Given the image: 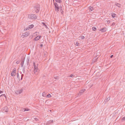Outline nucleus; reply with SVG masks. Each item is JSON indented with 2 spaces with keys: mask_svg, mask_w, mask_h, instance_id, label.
Wrapping results in <instances>:
<instances>
[{
  "mask_svg": "<svg viewBox=\"0 0 125 125\" xmlns=\"http://www.w3.org/2000/svg\"><path fill=\"white\" fill-rule=\"evenodd\" d=\"M38 65L37 64V66L35 65V63L34 62H33V66H34V74L37 75L38 74L39 70L38 69Z\"/></svg>",
  "mask_w": 125,
  "mask_h": 125,
  "instance_id": "1",
  "label": "nucleus"
},
{
  "mask_svg": "<svg viewBox=\"0 0 125 125\" xmlns=\"http://www.w3.org/2000/svg\"><path fill=\"white\" fill-rule=\"evenodd\" d=\"M54 4L55 6V11H59L60 8L58 6V5L56 2H54Z\"/></svg>",
  "mask_w": 125,
  "mask_h": 125,
  "instance_id": "2",
  "label": "nucleus"
},
{
  "mask_svg": "<svg viewBox=\"0 0 125 125\" xmlns=\"http://www.w3.org/2000/svg\"><path fill=\"white\" fill-rule=\"evenodd\" d=\"M29 17L30 18L32 19H37V16L35 14H32L31 15H29Z\"/></svg>",
  "mask_w": 125,
  "mask_h": 125,
  "instance_id": "3",
  "label": "nucleus"
},
{
  "mask_svg": "<svg viewBox=\"0 0 125 125\" xmlns=\"http://www.w3.org/2000/svg\"><path fill=\"white\" fill-rule=\"evenodd\" d=\"M16 69L15 68H14L12 71L11 73V75L12 76H14L15 75V74H16Z\"/></svg>",
  "mask_w": 125,
  "mask_h": 125,
  "instance_id": "4",
  "label": "nucleus"
},
{
  "mask_svg": "<svg viewBox=\"0 0 125 125\" xmlns=\"http://www.w3.org/2000/svg\"><path fill=\"white\" fill-rule=\"evenodd\" d=\"M2 110L6 112H8L9 111V109L8 107L7 106H5L2 109Z\"/></svg>",
  "mask_w": 125,
  "mask_h": 125,
  "instance_id": "5",
  "label": "nucleus"
},
{
  "mask_svg": "<svg viewBox=\"0 0 125 125\" xmlns=\"http://www.w3.org/2000/svg\"><path fill=\"white\" fill-rule=\"evenodd\" d=\"M23 90V89H22L21 90H16L15 91V93L17 94H20L22 92Z\"/></svg>",
  "mask_w": 125,
  "mask_h": 125,
  "instance_id": "6",
  "label": "nucleus"
},
{
  "mask_svg": "<svg viewBox=\"0 0 125 125\" xmlns=\"http://www.w3.org/2000/svg\"><path fill=\"white\" fill-rule=\"evenodd\" d=\"M30 33L29 32H26L22 34V35L24 36L23 37H26L29 35Z\"/></svg>",
  "mask_w": 125,
  "mask_h": 125,
  "instance_id": "7",
  "label": "nucleus"
},
{
  "mask_svg": "<svg viewBox=\"0 0 125 125\" xmlns=\"http://www.w3.org/2000/svg\"><path fill=\"white\" fill-rule=\"evenodd\" d=\"M24 59L23 58H21V65L22 67H23L24 63Z\"/></svg>",
  "mask_w": 125,
  "mask_h": 125,
  "instance_id": "8",
  "label": "nucleus"
},
{
  "mask_svg": "<svg viewBox=\"0 0 125 125\" xmlns=\"http://www.w3.org/2000/svg\"><path fill=\"white\" fill-rule=\"evenodd\" d=\"M101 31L103 32H105L106 31V28H103L100 30Z\"/></svg>",
  "mask_w": 125,
  "mask_h": 125,
  "instance_id": "9",
  "label": "nucleus"
},
{
  "mask_svg": "<svg viewBox=\"0 0 125 125\" xmlns=\"http://www.w3.org/2000/svg\"><path fill=\"white\" fill-rule=\"evenodd\" d=\"M39 39V36H38L35 37L33 40V41H37Z\"/></svg>",
  "mask_w": 125,
  "mask_h": 125,
  "instance_id": "10",
  "label": "nucleus"
},
{
  "mask_svg": "<svg viewBox=\"0 0 125 125\" xmlns=\"http://www.w3.org/2000/svg\"><path fill=\"white\" fill-rule=\"evenodd\" d=\"M85 91V89H82V90H81L80 91V94H83L84 91Z\"/></svg>",
  "mask_w": 125,
  "mask_h": 125,
  "instance_id": "11",
  "label": "nucleus"
},
{
  "mask_svg": "<svg viewBox=\"0 0 125 125\" xmlns=\"http://www.w3.org/2000/svg\"><path fill=\"white\" fill-rule=\"evenodd\" d=\"M89 11H92L94 9L92 7L90 6L89 7Z\"/></svg>",
  "mask_w": 125,
  "mask_h": 125,
  "instance_id": "12",
  "label": "nucleus"
},
{
  "mask_svg": "<svg viewBox=\"0 0 125 125\" xmlns=\"http://www.w3.org/2000/svg\"><path fill=\"white\" fill-rule=\"evenodd\" d=\"M110 97H109L108 98H106L104 100L105 102H106L108 101L109 100H110Z\"/></svg>",
  "mask_w": 125,
  "mask_h": 125,
  "instance_id": "13",
  "label": "nucleus"
},
{
  "mask_svg": "<svg viewBox=\"0 0 125 125\" xmlns=\"http://www.w3.org/2000/svg\"><path fill=\"white\" fill-rule=\"evenodd\" d=\"M116 15L114 13H113L112 14V16L114 18L115 17Z\"/></svg>",
  "mask_w": 125,
  "mask_h": 125,
  "instance_id": "14",
  "label": "nucleus"
},
{
  "mask_svg": "<svg viewBox=\"0 0 125 125\" xmlns=\"http://www.w3.org/2000/svg\"><path fill=\"white\" fill-rule=\"evenodd\" d=\"M115 5L119 7H120V4L119 3H115Z\"/></svg>",
  "mask_w": 125,
  "mask_h": 125,
  "instance_id": "15",
  "label": "nucleus"
},
{
  "mask_svg": "<svg viewBox=\"0 0 125 125\" xmlns=\"http://www.w3.org/2000/svg\"><path fill=\"white\" fill-rule=\"evenodd\" d=\"M48 123L50 124L51 123H53V121L52 120H49L48 122Z\"/></svg>",
  "mask_w": 125,
  "mask_h": 125,
  "instance_id": "16",
  "label": "nucleus"
},
{
  "mask_svg": "<svg viewBox=\"0 0 125 125\" xmlns=\"http://www.w3.org/2000/svg\"><path fill=\"white\" fill-rule=\"evenodd\" d=\"M5 97L6 99V98H7V97H6V96L4 94H1V95H0V97Z\"/></svg>",
  "mask_w": 125,
  "mask_h": 125,
  "instance_id": "17",
  "label": "nucleus"
},
{
  "mask_svg": "<svg viewBox=\"0 0 125 125\" xmlns=\"http://www.w3.org/2000/svg\"><path fill=\"white\" fill-rule=\"evenodd\" d=\"M54 78L55 79L59 80V77L58 76H55Z\"/></svg>",
  "mask_w": 125,
  "mask_h": 125,
  "instance_id": "18",
  "label": "nucleus"
},
{
  "mask_svg": "<svg viewBox=\"0 0 125 125\" xmlns=\"http://www.w3.org/2000/svg\"><path fill=\"white\" fill-rule=\"evenodd\" d=\"M55 1L56 2L59 3H60L62 2L61 0H55Z\"/></svg>",
  "mask_w": 125,
  "mask_h": 125,
  "instance_id": "19",
  "label": "nucleus"
},
{
  "mask_svg": "<svg viewBox=\"0 0 125 125\" xmlns=\"http://www.w3.org/2000/svg\"><path fill=\"white\" fill-rule=\"evenodd\" d=\"M96 30V28L95 27H93L92 28L93 30L94 31H95Z\"/></svg>",
  "mask_w": 125,
  "mask_h": 125,
  "instance_id": "20",
  "label": "nucleus"
},
{
  "mask_svg": "<svg viewBox=\"0 0 125 125\" xmlns=\"http://www.w3.org/2000/svg\"><path fill=\"white\" fill-rule=\"evenodd\" d=\"M36 9L37 10V11H36V12L37 13L39 12V10H40V8L39 7H36Z\"/></svg>",
  "mask_w": 125,
  "mask_h": 125,
  "instance_id": "21",
  "label": "nucleus"
},
{
  "mask_svg": "<svg viewBox=\"0 0 125 125\" xmlns=\"http://www.w3.org/2000/svg\"><path fill=\"white\" fill-rule=\"evenodd\" d=\"M34 119L36 121L38 122L39 121V119L37 118H34Z\"/></svg>",
  "mask_w": 125,
  "mask_h": 125,
  "instance_id": "22",
  "label": "nucleus"
},
{
  "mask_svg": "<svg viewBox=\"0 0 125 125\" xmlns=\"http://www.w3.org/2000/svg\"><path fill=\"white\" fill-rule=\"evenodd\" d=\"M22 72L23 73H25V67H24L22 69Z\"/></svg>",
  "mask_w": 125,
  "mask_h": 125,
  "instance_id": "23",
  "label": "nucleus"
},
{
  "mask_svg": "<svg viewBox=\"0 0 125 125\" xmlns=\"http://www.w3.org/2000/svg\"><path fill=\"white\" fill-rule=\"evenodd\" d=\"M25 111H28L30 110V109L28 108H25Z\"/></svg>",
  "mask_w": 125,
  "mask_h": 125,
  "instance_id": "24",
  "label": "nucleus"
},
{
  "mask_svg": "<svg viewBox=\"0 0 125 125\" xmlns=\"http://www.w3.org/2000/svg\"><path fill=\"white\" fill-rule=\"evenodd\" d=\"M42 24L44 26H45L46 28L47 26L46 24H45V23L44 22H42Z\"/></svg>",
  "mask_w": 125,
  "mask_h": 125,
  "instance_id": "25",
  "label": "nucleus"
},
{
  "mask_svg": "<svg viewBox=\"0 0 125 125\" xmlns=\"http://www.w3.org/2000/svg\"><path fill=\"white\" fill-rule=\"evenodd\" d=\"M81 39H83L85 38V37L83 36H80Z\"/></svg>",
  "mask_w": 125,
  "mask_h": 125,
  "instance_id": "26",
  "label": "nucleus"
},
{
  "mask_svg": "<svg viewBox=\"0 0 125 125\" xmlns=\"http://www.w3.org/2000/svg\"><path fill=\"white\" fill-rule=\"evenodd\" d=\"M30 28H33V27H34V25L33 24H31V25H30Z\"/></svg>",
  "mask_w": 125,
  "mask_h": 125,
  "instance_id": "27",
  "label": "nucleus"
},
{
  "mask_svg": "<svg viewBox=\"0 0 125 125\" xmlns=\"http://www.w3.org/2000/svg\"><path fill=\"white\" fill-rule=\"evenodd\" d=\"M28 28H27L26 29V30H29L30 29H31V28H30V26H28Z\"/></svg>",
  "mask_w": 125,
  "mask_h": 125,
  "instance_id": "28",
  "label": "nucleus"
},
{
  "mask_svg": "<svg viewBox=\"0 0 125 125\" xmlns=\"http://www.w3.org/2000/svg\"><path fill=\"white\" fill-rule=\"evenodd\" d=\"M25 108H21V111H25Z\"/></svg>",
  "mask_w": 125,
  "mask_h": 125,
  "instance_id": "29",
  "label": "nucleus"
},
{
  "mask_svg": "<svg viewBox=\"0 0 125 125\" xmlns=\"http://www.w3.org/2000/svg\"><path fill=\"white\" fill-rule=\"evenodd\" d=\"M47 96L48 97H51V96L50 94H49L47 95Z\"/></svg>",
  "mask_w": 125,
  "mask_h": 125,
  "instance_id": "30",
  "label": "nucleus"
},
{
  "mask_svg": "<svg viewBox=\"0 0 125 125\" xmlns=\"http://www.w3.org/2000/svg\"><path fill=\"white\" fill-rule=\"evenodd\" d=\"M122 120L123 121H124L125 120V116L123 117L122 119Z\"/></svg>",
  "mask_w": 125,
  "mask_h": 125,
  "instance_id": "31",
  "label": "nucleus"
},
{
  "mask_svg": "<svg viewBox=\"0 0 125 125\" xmlns=\"http://www.w3.org/2000/svg\"><path fill=\"white\" fill-rule=\"evenodd\" d=\"M74 76V75L73 74H71L70 76H69V77H73Z\"/></svg>",
  "mask_w": 125,
  "mask_h": 125,
  "instance_id": "32",
  "label": "nucleus"
},
{
  "mask_svg": "<svg viewBox=\"0 0 125 125\" xmlns=\"http://www.w3.org/2000/svg\"><path fill=\"white\" fill-rule=\"evenodd\" d=\"M107 21V23L109 24V23H110V21L108 20V21Z\"/></svg>",
  "mask_w": 125,
  "mask_h": 125,
  "instance_id": "33",
  "label": "nucleus"
},
{
  "mask_svg": "<svg viewBox=\"0 0 125 125\" xmlns=\"http://www.w3.org/2000/svg\"><path fill=\"white\" fill-rule=\"evenodd\" d=\"M24 75L23 74H22L21 75V80L22 78L24 76Z\"/></svg>",
  "mask_w": 125,
  "mask_h": 125,
  "instance_id": "34",
  "label": "nucleus"
},
{
  "mask_svg": "<svg viewBox=\"0 0 125 125\" xmlns=\"http://www.w3.org/2000/svg\"><path fill=\"white\" fill-rule=\"evenodd\" d=\"M78 44H79V43H78V42H76V43L75 44L77 46H78Z\"/></svg>",
  "mask_w": 125,
  "mask_h": 125,
  "instance_id": "35",
  "label": "nucleus"
},
{
  "mask_svg": "<svg viewBox=\"0 0 125 125\" xmlns=\"http://www.w3.org/2000/svg\"><path fill=\"white\" fill-rule=\"evenodd\" d=\"M115 22H113V23H112V24L111 25H112V26H114L115 25Z\"/></svg>",
  "mask_w": 125,
  "mask_h": 125,
  "instance_id": "36",
  "label": "nucleus"
},
{
  "mask_svg": "<svg viewBox=\"0 0 125 125\" xmlns=\"http://www.w3.org/2000/svg\"><path fill=\"white\" fill-rule=\"evenodd\" d=\"M45 93V92H43V93H42V96H45V94H44V93Z\"/></svg>",
  "mask_w": 125,
  "mask_h": 125,
  "instance_id": "37",
  "label": "nucleus"
},
{
  "mask_svg": "<svg viewBox=\"0 0 125 125\" xmlns=\"http://www.w3.org/2000/svg\"><path fill=\"white\" fill-rule=\"evenodd\" d=\"M97 58H96L95 59V61H94V59L93 60V61L94 62H96L97 60Z\"/></svg>",
  "mask_w": 125,
  "mask_h": 125,
  "instance_id": "38",
  "label": "nucleus"
},
{
  "mask_svg": "<svg viewBox=\"0 0 125 125\" xmlns=\"http://www.w3.org/2000/svg\"><path fill=\"white\" fill-rule=\"evenodd\" d=\"M33 36L32 35L30 36V38L31 39H32L33 38Z\"/></svg>",
  "mask_w": 125,
  "mask_h": 125,
  "instance_id": "39",
  "label": "nucleus"
},
{
  "mask_svg": "<svg viewBox=\"0 0 125 125\" xmlns=\"http://www.w3.org/2000/svg\"><path fill=\"white\" fill-rule=\"evenodd\" d=\"M47 52H46L44 54V56H45V57L46 56V55L47 54Z\"/></svg>",
  "mask_w": 125,
  "mask_h": 125,
  "instance_id": "40",
  "label": "nucleus"
},
{
  "mask_svg": "<svg viewBox=\"0 0 125 125\" xmlns=\"http://www.w3.org/2000/svg\"><path fill=\"white\" fill-rule=\"evenodd\" d=\"M17 77L18 78L19 77V73H17Z\"/></svg>",
  "mask_w": 125,
  "mask_h": 125,
  "instance_id": "41",
  "label": "nucleus"
},
{
  "mask_svg": "<svg viewBox=\"0 0 125 125\" xmlns=\"http://www.w3.org/2000/svg\"><path fill=\"white\" fill-rule=\"evenodd\" d=\"M16 63L17 64H18L19 63V62L18 61H16Z\"/></svg>",
  "mask_w": 125,
  "mask_h": 125,
  "instance_id": "42",
  "label": "nucleus"
},
{
  "mask_svg": "<svg viewBox=\"0 0 125 125\" xmlns=\"http://www.w3.org/2000/svg\"><path fill=\"white\" fill-rule=\"evenodd\" d=\"M3 93V92L2 91H0V94Z\"/></svg>",
  "mask_w": 125,
  "mask_h": 125,
  "instance_id": "43",
  "label": "nucleus"
},
{
  "mask_svg": "<svg viewBox=\"0 0 125 125\" xmlns=\"http://www.w3.org/2000/svg\"><path fill=\"white\" fill-rule=\"evenodd\" d=\"M43 45L42 44H41L40 45V46L41 47H42Z\"/></svg>",
  "mask_w": 125,
  "mask_h": 125,
  "instance_id": "44",
  "label": "nucleus"
},
{
  "mask_svg": "<svg viewBox=\"0 0 125 125\" xmlns=\"http://www.w3.org/2000/svg\"><path fill=\"white\" fill-rule=\"evenodd\" d=\"M113 55H112L110 56V57H111V58H112L113 57Z\"/></svg>",
  "mask_w": 125,
  "mask_h": 125,
  "instance_id": "45",
  "label": "nucleus"
},
{
  "mask_svg": "<svg viewBox=\"0 0 125 125\" xmlns=\"http://www.w3.org/2000/svg\"><path fill=\"white\" fill-rule=\"evenodd\" d=\"M41 37H42V36H39V39H40Z\"/></svg>",
  "mask_w": 125,
  "mask_h": 125,
  "instance_id": "46",
  "label": "nucleus"
},
{
  "mask_svg": "<svg viewBox=\"0 0 125 125\" xmlns=\"http://www.w3.org/2000/svg\"><path fill=\"white\" fill-rule=\"evenodd\" d=\"M35 33H38V34L39 33V32H35L34 33V34H35Z\"/></svg>",
  "mask_w": 125,
  "mask_h": 125,
  "instance_id": "47",
  "label": "nucleus"
},
{
  "mask_svg": "<svg viewBox=\"0 0 125 125\" xmlns=\"http://www.w3.org/2000/svg\"><path fill=\"white\" fill-rule=\"evenodd\" d=\"M60 8V9H61L62 8V7H61Z\"/></svg>",
  "mask_w": 125,
  "mask_h": 125,
  "instance_id": "48",
  "label": "nucleus"
},
{
  "mask_svg": "<svg viewBox=\"0 0 125 125\" xmlns=\"http://www.w3.org/2000/svg\"><path fill=\"white\" fill-rule=\"evenodd\" d=\"M49 111H50V112H51L52 111V110H50Z\"/></svg>",
  "mask_w": 125,
  "mask_h": 125,
  "instance_id": "49",
  "label": "nucleus"
},
{
  "mask_svg": "<svg viewBox=\"0 0 125 125\" xmlns=\"http://www.w3.org/2000/svg\"><path fill=\"white\" fill-rule=\"evenodd\" d=\"M53 2H54V0H53Z\"/></svg>",
  "mask_w": 125,
  "mask_h": 125,
  "instance_id": "50",
  "label": "nucleus"
}]
</instances>
